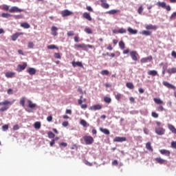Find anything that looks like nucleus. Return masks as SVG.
Here are the masks:
<instances>
[{"label":"nucleus","instance_id":"4468645a","mask_svg":"<svg viewBox=\"0 0 176 176\" xmlns=\"http://www.w3.org/2000/svg\"><path fill=\"white\" fill-rule=\"evenodd\" d=\"M20 35H24V33L23 32H16L14 34L12 35L11 38H12V41H16L17 38H19L20 36Z\"/></svg>","mask_w":176,"mask_h":176},{"label":"nucleus","instance_id":"c9c22d12","mask_svg":"<svg viewBox=\"0 0 176 176\" xmlns=\"http://www.w3.org/2000/svg\"><path fill=\"white\" fill-rule=\"evenodd\" d=\"M148 75H151V76H156V75H157V72L155 70H151L148 72Z\"/></svg>","mask_w":176,"mask_h":176},{"label":"nucleus","instance_id":"a211bd4d","mask_svg":"<svg viewBox=\"0 0 176 176\" xmlns=\"http://www.w3.org/2000/svg\"><path fill=\"white\" fill-rule=\"evenodd\" d=\"M72 66L74 67V68H75L76 67H80V68H83V65L81 63V62H75L73 61L72 63Z\"/></svg>","mask_w":176,"mask_h":176},{"label":"nucleus","instance_id":"7c9ffc66","mask_svg":"<svg viewBox=\"0 0 176 176\" xmlns=\"http://www.w3.org/2000/svg\"><path fill=\"white\" fill-rule=\"evenodd\" d=\"M166 72L171 75V74H176V68L172 67L171 69H168L166 70Z\"/></svg>","mask_w":176,"mask_h":176},{"label":"nucleus","instance_id":"20e7f679","mask_svg":"<svg viewBox=\"0 0 176 176\" xmlns=\"http://www.w3.org/2000/svg\"><path fill=\"white\" fill-rule=\"evenodd\" d=\"M157 6H159V8H162L163 9H166L167 12H170V10H171V6H170V5L167 6L166 2L158 1L157 3Z\"/></svg>","mask_w":176,"mask_h":176},{"label":"nucleus","instance_id":"2eb2a0df","mask_svg":"<svg viewBox=\"0 0 176 176\" xmlns=\"http://www.w3.org/2000/svg\"><path fill=\"white\" fill-rule=\"evenodd\" d=\"M102 3L100 6L103 8V9H109V4L107 3V0H100Z\"/></svg>","mask_w":176,"mask_h":176},{"label":"nucleus","instance_id":"473e14b6","mask_svg":"<svg viewBox=\"0 0 176 176\" xmlns=\"http://www.w3.org/2000/svg\"><path fill=\"white\" fill-rule=\"evenodd\" d=\"M153 101L158 105H162V104H163V100H162L160 98H155Z\"/></svg>","mask_w":176,"mask_h":176},{"label":"nucleus","instance_id":"f704fd0d","mask_svg":"<svg viewBox=\"0 0 176 176\" xmlns=\"http://www.w3.org/2000/svg\"><path fill=\"white\" fill-rule=\"evenodd\" d=\"M126 87L130 90H133L134 89V85L132 82H126Z\"/></svg>","mask_w":176,"mask_h":176},{"label":"nucleus","instance_id":"5fc2aeb1","mask_svg":"<svg viewBox=\"0 0 176 176\" xmlns=\"http://www.w3.org/2000/svg\"><path fill=\"white\" fill-rule=\"evenodd\" d=\"M85 32H86L87 34H93V32L91 31V29H90V28H85Z\"/></svg>","mask_w":176,"mask_h":176},{"label":"nucleus","instance_id":"bb28decb","mask_svg":"<svg viewBox=\"0 0 176 176\" xmlns=\"http://www.w3.org/2000/svg\"><path fill=\"white\" fill-rule=\"evenodd\" d=\"M19 104L20 105H21V107H23V108H25V97H22L20 100H19Z\"/></svg>","mask_w":176,"mask_h":176},{"label":"nucleus","instance_id":"09e8293b","mask_svg":"<svg viewBox=\"0 0 176 176\" xmlns=\"http://www.w3.org/2000/svg\"><path fill=\"white\" fill-rule=\"evenodd\" d=\"M101 75H106V76H108L109 75V71L108 70H102L101 72H100Z\"/></svg>","mask_w":176,"mask_h":176},{"label":"nucleus","instance_id":"a18cd8bd","mask_svg":"<svg viewBox=\"0 0 176 176\" xmlns=\"http://www.w3.org/2000/svg\"><path fill=\"white\" fill-rule=\"evenodd\" d=\"M151 116L153 118H154L155 119H157V118H159V114H157V113L155 112V111H153L151 113Z\"/></svg>","mask_w":176,"mask_h":176},{"label":"nucleus","instance_id":"f3484780","mask_svg":"<svg viewBox=\"0 0 176 176\" xmlns=\"http://www.w3.org/2000/svg\"><path fill=\"white\" fill-rule=\"evenodd\" d=\"M58 30V28L56 26H52L51 28V32H52V35H53V36H57L58 33L57 31Z\"/></svg>","mask_w":176,"mask_h":176},{"label":"nucleus","instance_id":"2f4dec72","mask_svg":"<svg viewBox=\"0 0 176 176\" xmlns=\"http://www.w3.org/2000/svg\"><path fill=\"white\" fill-rule=\"evenodd\" d=\"M155 161L157 162V163H159L160 164H164V163H166V160L160 157L155 158Z\"/></svg>","mask_w":176,"mask_h":176},{"label":"nucleus","instance_id":"774afa93","mask_svg":"<svg viewBox=\"0 0 176 176\" xmlns=\"http://www.w3.org/2000/svg\"><path fill=\"white\" fill-rule=\"evenodd\" d=\"M171 56H172V57H173V58H176V52H175V51H173L171 52Z\"/></svg>","mask_w":176,"mask_h":176},{"label":"nucleus","instance_id":"864d4df0","mask_svg":"<svg viewBox=\"0 0 176 176\" xmlns=\"http://www.w3.org/2000/svg\"><path fill=\"white\" fill-rule=\"evenodd\" d=\"M2 10H6V11L10 10V9H9V6H8V5H3V6H2Z\"/></svg>","mask_w":176,"mask_h":176},{"label":"nucleus","instance_id":"9d476101","mask_svg":"<svg viewBox=\"0 0 176 176\" xmlns=\"http://www.w3.org/2000/svg\"><path fill=\"white\" fill-rule=\"evenodd\" d=\"M127 139L126 137H116L113 139V142H124V141H126Z\"/></svg>","mask_w":176,"mask_h":176},{"label":"nucleus","instance_id":"680f3d73","mask_svg":"<svg viewBox=\"0 0 176 176\" xmlns=\"http://www.w3.org/2000/svg\"><path fill=\"white\" fill-rule=\"evenodd\" d=\"M68 124H69L68 121H65L62 123V126H63V127H67Z\"/></svg>","mask_w":176,"mask_h":176},{"label":"nucleus","instance_id":"4d7b16f0","mask_svg":"<svg viewBox=\"0 0 176 176\" xmlns=\"http://www.w3.org/2000/svg\"><path fill=\"white\" fill-rule=\"evenodd\" d=\"M54 56L55 57V58H61V55H60V53H55L54 54Z\"/></svg>","mask_w":176,"mask_h":176},{"label":"nucleus","instance_id":"6e6552de","mask_svg":"<svg viewBox=\"0 0 176 176\" xmlns=\"http://www.w3.org/2000/svg\"><path fill=\"white\" fill-rule=\"evenodd\" d=\"M72 14H74V12H72L68 10H65L61 12L62 17H67L68 16H72Z\"/></svg>","mask_w":176,"mask_h":176},{"label":"nucleus","instance_id":"393cba45","mask_svg":"<svg viewBox=\"0 0 176 176\" xmlns=\"http://www.w3.org/2000/svg\"><path fill=\"white\" fill-rule=\"evenodd\" d=\"M5 75L8 78H14V75H16V73L13 72H6Z\"/></svg>","mask_w":176,"mask_h":176},{"label":"nucleus","instance_id":"4c0bfd02","mask_svg":"<svg viewBox=\"0 0 176 176\" xmlns=\"http://www.w3.org/2000/svg\"><path fill=\"white\" fill-rule=\"evenodd\" d=\"M104 102H106V104H111V102L112 101V100L111 99V98L105 96L104 98Z\"/></svg>","mask_w":176,"mask_h":176},{"label":"nucleus","instance_id":"f8f14e48","mask_svg":"<svg viewBox=\"0 0 176 176\" xmlns=\"http://www.w3.org/2000/svg\"><path fill=\"white\" fill-rule=\"evenodd\" d=\"M113 96H114L116 100H117V101H120V100L122 98H123V94L116 92V91L113 92Z\"/></svg>","mask_w":176,"mask_h":176},{"label":"nucleus","instance_id":"ea45409f","mask_svg":"<svg viewBox=\"0 0 176 176\" xmlns=\"http://www.w3.org/2000/svg\"><path fill=\"white\" fill-rule=\"evenodd\" d=\"M47 49H49L50 50H52L53 49H56V50H58V47H57V46H56L54 45H47Z\"/></svg>","mask_w":176,"mask_h":176},{"label":"nucleus","instance_id":"dca6fc26","mask_svg":"<svg viewBox=\"0 0 176 176\" xmlns=\"http://www.w3.org/2000/svg\"><path fill=\"white\" fill-rule=\"evenodd\" d=\"M102 109V106L101 104H95L89 108L91 111H98Z\"/></svg>","mask_w":176,"mask_h":176},{"label":"nucleus","instance_id":"6e6d98bb","mask_svg":"<svg viewBox=\"0 0 176 176\" xmlns=\"http://www.w3.org/2000/svg\"><path fill=\"white\" fill-rule=\"evenodd\" d=\"M176 17V12H173L170 16V20H174V19H175Z\"/></svg>","mask_w":176,"mask_h":176},{"label":"nucleus","instance_id":"8fccbe9b","mask_svg":"<svg viewBox=\"0 0 176 176\" xmlns=\"http://www.w3.org/2000/svg\"><path fill=\"white\" fill-rule=\"evenodd\" d=\"M34 129H41V122H36L34 123Z\"/></svg>","mask_w":176,"mask_h":176},{"label":"nucleus","instance_id":"bf43d9fd","mask_svg":"<svg viewBox=\"0 0 176 176\" xmlns=\"http://www.w3.org/2000/svg\"><path fill=\"white\" fill-rule=\"evenodd\" d=\"M157 111H160V112H163V111H164V107H163V106H159L157 108Z\"/></svg>","mask_w":176,"mask_h":176},{"label":"nucleus","instance_id":"c756f323","mask_svg":"<svg viewBox=\"0 0 176 176\" xmlns=\"http://www.w3.org/2000/svg\"><path fill=\"white\" fill-rule=\"evenodd\" d=\"M142 35H145L146 36H149L152 35V32L151 31H147V30H143L141 32Z\"/></svg>","mask_w":176,"mask_h":176},{"label":"nucleus","instance_id":"b1692460","mask_svg":"<svg viewBox=\"0 0 176 176\" xmlns=\"http://www.w3.org/2000/svg\"><path fill=\"white\" fill-rule=\"evenodd\" d=\"M146 30H154V31H156V30H157V26L153 25H146Z\"/></svg>","mask_w":176,"mask_h":176},{"label":"nucleus","instance_id":"423d86ee","mask_svg":"<svg viewBox=\"0 0 176 176\" xmlns=\"http://www.w3.org/2000/svg\"><path fill=\"white\" fill-rule=\"evenodd\" d=\"M130 56L133 61H138V53L137 51H132L130 52Z\"/></svg>","mask_w":176,"mask_h":176},{"label":"nucleus","instance_id":"ddd939ff","mask_svg":"<svg viewBox=\"0 0 176 176\" xmlns=\"http://www.w3.org/2000/svg\"><path fill=\"white\" fill-rule=\"evenodd\" d=\"M163 85L164 86H165L166 87H168V89H172L173 90H176V87L175 86L168 83V82L166 81H164L163 82Z\"/></svg>","mask_w":176,"mask_h":176},{"label":"nucleus","instance_id":"338daca9","mask_svg":"<svg viewBox=\"0 0 176 176\" xmlns=\"http://www.w3.org/2000/svg\"><path fill=\"white\" fill-rule=\"evenodd\" d=\"M47 122H52V120H53V117L52 116H49L47 118Z\"/></svg>","mask_w":176,"mask_h":176},{"label":"nucleus","instance_id":"f03ea898","mask_svg":"<svg viewBox=\"0 0 176 176\" xmlns=\"http://www.w3.org/2000/svg\"><path fill=\"white\" fill-rule=\"evenodd\" d=\"M76 50H79V49H82L85 52H89V49H93V45H86L85 43L82 44H75L74 46Z\"/></svg>","mask_w":176,"mask_h":176},{"label":"nucleus","instance_id":"a19ab883","mask_svg":"<svg viewBox=\"0 0 176 176\" xmlns=\"http://www.w3.org/2000/svg\"><path fill=\"white\" fill-rule=\"evenodd\" d=\"M119 46H120V49H122V50H124V49L125 47L124 42H123V41H120Z\"/></svg>","mask_w":176,"mask_h":176},{"label":"nucleus","instance_id":"e433bc0d","mask_svg":"<svg viewBox=\"0 0 176 176\" xmlns=\"http://www.w3.org/2000/svg\"><path fill=\"white\" fill-rule=\"evenodd\" d=\"M80 124L83 127H87V122L85 120H80Z\"/></svg>","mask_w":176,"mask_h":176},{"label":"nucleus","instance_id":"f257e3e1","mask_svg":"<svg viewBox=\"0 0 176 176\" xmlns=\"http://www.w3.org/2000/svg\"><path fill=\"white\" fill-rule=\"evenodd\" d=\"M14 100L9 101L8 100H4L3 102H0V107L4 106L0 108V112H5V111H8L9 108H10V105H13Z\"/></svg>","mask_w":176,"mask_h":176},{"label":"nucleus","instance_id":"0e129e2a","mask_svg":"<svg viewBox=\"0 0 176 176\" xmlns=\"http://www.w3.org/2000/svg\"><path fill=\"white\" fill-rule=\"evenodd\" d=\"M74 42L78 43L79 42L80 38L78 36H76L74 37Z\"/></svg>","mask_w":176,"mask_h":176},{"label":"nucleus","instance_id":"3c124183","mask_svg":"<svg viewBox=\"0 0 176 176\" xmlns=\"http://www.w3.org/2000/svg\"><path fill=\"white\" fill-rule=\"evenodd\" d=\"M142 12H144V8H142V6H141L138 9V14H142Z\"/></svg>","mask_w":176,"mask_h":176},{"label":"nucleus","instance_id":"aec40b11","mask_svg":"<svg viewBox=\"0 0 176 176\" xmlns=\"http://www.w3.org/2000/svg\"><path fill=\"white\" fill-rule=\"evenodd\" d=\"M82 17L84 19H86V20H88V21H91V20H92L91 16H90V14H89L87 12H84L82 14Z\"/></svg>","mask_w":176,"mask_h":176},{"label":"nucleus","instance_id":"9b49d317","mask_svg":"<svg viewBox=\"0 0 176 176\" xmlns=\"http://www.w3.org/2000/svg\"><path fill=\"white\" fill-rule=\"evenodd\" d=\"M152 60H153V57H152V56H148L146 58H142L140 60V63H142V64H145V63H148V61H152Z\"/></svg>","mask_w":176,"mask_h":176},{"label":"nucleus","instance_id":"a878e982","mask_svg":"<svg viewBox=\"0 0 176 176\" xmlns=\"http://www.w3.org/2000/svg\"><path fill=\"white\" fill-rule=\"evenodd\" d=\"M146 148L147 151H149L150 152H153V148H152L151 143L150 142H148L146 144Z\"/></svg>","mask_w":176,"mask_h":176},{"label":"nucleus","instance_id":"1a4fd4ad","mask_svg":"<svg viewBox=\"0 0 176 176\" xmlns=\"http://www.w3.org/2000/svg\"><path fill=\"white\" fill-rule=\"evenodd\" d=\"M27 68V63H23V65H18L16 71L18 72H21V71H24Z\"/></svg>","mask_w":176,"mask_h":176},{"label":"nucleus","instance_id":"49530a36","mask_svg":"<svg viewBox=\"0 0 176 176\" xmlns=\"http://www.w3.org/2000/svg\"><path fill=\"white\" fill-rule=\"evenodd\" d=\"M160 153H162V155H170V151L162 149L160 150Z\"/></svg>","mask_w":176,"mask_h":176},{"label":"nucleus","instance_id":"7ed1b4c3","mask_svg":"<svg viewBox=\"0 0 176 176\" xmlns=\"http://www.w3.org/2000/svg\"><path fill=\"white\" fill-rule=\"evenodd\" d=\"M82 140L85 145H93L94 144V138L91 135H84Z\"/></svg>","mask_w":176,"mask_h":176},{"label":"nucleus","instance_id":"412c9836","mask_svg":"<svg viewBox=\"0 0 176 176\" xmlns=\"http://www.w3.org/2000/svg\"><path fill=\"white\" fill-rule=\"evenodd\" d=\"M127 31L131 35H135V34H137L138 33V30H133V28H128Z\"/></svg>","mask_w":176,"mask_h":176},{"label":"nucleus","instance_id":"4be33fe9","mask_svg":"<svg viewBox=\"0 0 176 176\" xmlns=\"http://www.w3.org/2000/svg\"><path fill=\"white\" fill-rule=\"evenodd\" d=\"M27 72L30 75H35L36 74V69L34 67H30L27 70Z\"/></svg>","mask_w":176,"mask_h":176},{"label":"nucleus","instance_id":"c03bdc74","mask_svg":"<svg viewBox=\"0 0 176 176\" xmlns=\"http://www.w3.org/2000/svg\"><path fill=\"white\" fill-rule=\"evenodd\" d=\"M13 17L16 19V20H19L20 19H23L24 17V15L23 14H19V15H14Z\"/></svg>","mask_w":176,"mask_h":176},{"label":"nucleus","instance_id":"5701e85b","mask_svg":"<svg viewBox=\"0 0 176 176\" xmlns=\"http://www.w3.org/2000/svg\"><path fill=\"white\" fill-rule=\"evenodd\" d=\"M168 128L170 129L171 133H173V134H176V129L174 126V125L168 124Z\"/></svg>","mask_w":176,"mask_h":176},{"label":"nucleus","instance_id":"c85d7f7f","mask_svg":"<svg viewBox=\"0 0 176 176\" xmlns=\"http://www.w3.org/2000/svg\"><path fill=\"white\" fill-rule=\"evenodd\" d=\"M99 129H100V131H101L104 134H106V135H109L110 134L109 130L104 128H100Z\"/></svg>","mask_w":176,"mask_h":176},{"label":"nucleus","instance_id":"58836bf2","mask_svg":"<svg viewBox=\"0 0 176 176\" xmlns=\"http://www.w3.org/2000/svg\"><path fill=\"white\" fill-rule=\"evenodd\" d=\"M1 17H3L4 19H9V17H12V14L3 12L1 14Z\"/></svg>","mask_w":176,"mask_h":176},{"label":"nucleus","instance_id":"79ce46f5","mask_svg":"<svg viewBox=\"0 0 176 176\" xmlns=\"http://www.w3.org/2000/svg\"><path fill=\"white\" fill-rule=\"evenodd\" d=\"M47 135L48 138H54V137H56V135H54V133H53L52 131H48Z\"/></svg>","mask_w":176,"mask_h":176},{"label":"nucleus","instance_id":"37998d69","mask_svg":"<svg viewBox=\"0 0 176 176\" xmlns=\"http://www.w3.org/2000/svg\"><path fill=\"white\" fill-rule=\"evenodd\" d=\"M126 32H127V30L123 28L118 30V34H126Z\"/></svg>","mask_w":176,"mask_h":176},{"label":"nucleus","instance_id":"052dcab7","mask_svg":"<svg viewBox=\"0 0 176 176\" xmlns=\"http://www.w3.org/2000/svg\"><path fill=\"white\" fill-rule=\"evenodd\" d=\"M171 147L173 148L174 149H176V142H171Z\"/></svg>","mask_w":176,"mask_h":176},{"label":"nucleus","instance_id":"603ef678","mask_svg":"<svg viewBox=\"0 0 176 176\" xmlns=\"http://www.w3.org/2000/svg\"><path fill=\"white\" fill-rule=\"evenodd\" d=\"M67 36H74L75 35V32L74 31H69L67 33Z\"/></svg>","mask_w":176,"mask_h":176},{"label":"nucleus","instance_id":"0eeeda50","mask_svg":"<svg viewBox=\"0 0 176 176\" xmlns=\"http://www.w3.org/2000/svg\"><path fill=\"white\" fill-rule=\"evenodd\" d=\"M155 131L157 135H164V134L166 133V129H164V128L157 127L155 128Z\"/></svg>","mask_w":176,"mask_h":176},{"label":"nucleus","instance_id":"39448f33","mask_svg":"<svg viewBox=\"0 0 176 176\" xmlns=\"http://www.w3.org/2000/svg\"><path fill=\"white\" fill-rule=\"evenodd\" d=\"M10 13H21L24 12L23 9H20L16 6H13L9 10Z\"/></svg>","mask_w":176,"mask_h":176},{"label":"nucleus","instance_id":"de8ad7c7","mask_svg":"<svg viewBox=\"0 0 176 176\" xmlns=\"http://www.w3.org/2000/svg\"><path fill=\"white\" fill-rule=\"evenodd\" d=\"M34 46H35V45L34 44L33 42L28 43V49H34Z\"/></svg>","mask_w":176,"mask_h":176},{"label":"nucleus","instance_id":"69168bd1","mask_svg":"<svg viewBox=\"0 0 176 176\" xmlns=\"http://www.w3.org/2000/svg\"><path fill=\"white\" fill-rule=\"evenodd\" d=\"M19 129H20V126H19V124H15L13 126V130L16 131V130H19Z\"/></svg>","mask_w":176,"mask_h":176},{"label":"nucleus","instance_id":"72a5a7b5","mask_svg":"<svg viewBox=\"0 0 176 176\" xmlns=\"http://www.w3.org/2000/svg\"><path fill=\"white\" fill-rule=\"evenodd\" d=\"M120 12L119 10H111L107 12L108 14H116V13H119Z\"/></svg>","mask_w":176,"mask_h":176},{"label":"nucleus","instance_id":"cd10ccee","mask_svg":"<svg viewBox=\"0 0 176 176\" xmlns=\"http://www.w3.org/2000/svg\"><path fill=\"white\" fill-rule=\"evenodd\" d=\"M21 27H22V28L28 29L30 28L31 25H30V24L27 22H23L21 23Z\"/></svg>","mask_w":176,"mask_h":176},{"label":"nucleus","instance_id":"6ab92c4d","mask_svg":"<svg viewBox=\"0 0 176 176\" xmlns=\"http://www.w3.org/2000/svg\"><path fill=\"white\" fill-rule=\"evenodd\" d=\"M27 102H28V107L29 108H31L32 109L36 107V104L33 103L31 100H28Z\"/></svg>","mask_w":176,"mask_h":176},{"label":"nucleus","instance_id":"e2e57ef3","mask_svg":"<svg viewBox=\"0 0 176 176\" xmlns=\"http://www.w3.org/2000/svg\"><path fill=\"white\" fill-rule=\"evenodd\" d=\"M2 129L4 131H6V130H8V129H9V126H8V124L3 125L2 126Z\"/></svg>","mask_w":176,"mask_h":176},{"label":"nucleus","instance_id":"13d9d810","mask_svg":"<svg viewBox=\"0 0 176 176\" xmlns=\"http://www.w3.org/2000/svg\"><path fill=\"white\" fill-rule=\"evenodd\" d=\"M68 144H67L66 142H61L59 144L60 146H63V148H65L66 146H67Z\"/></svg>","mask_w":176,"mask_h":176}]
</instances>
